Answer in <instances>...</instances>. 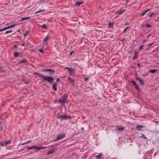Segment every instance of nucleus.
<instances>
[{"mask_svg":"<svg viewBox=\"0 0 159 159\" xmlns=\"http://www.w3.org/2000/svg\"><path fill=\"white\" fill-rule=\"evenodd\" d=\"M17 47V46L16 45H15L14 46V48H16Z\"/></svg>","mask_w":159,"mask_h":159,"instance_id":"4d7b16f0","label":"nucleus"},{"mask_svg":"<svg viewBox=\"0 0 159 159\" xmlns=\"http://www.w3.org/2000/svg\"><path fill=\"white\" fill-rule=\"evenodd\" d=\"M42 77L44 81H47L51 84L52 83L54 80V78L51 76L42 75Z\"/></svg>","mask_w":159,"mask_h":159,"instance_id":"f257e3e1","label":"nucleus"},{"mask_svg":"<svg viewBox=\"0 0 159 159\" xmlns=\"http://www.w3.org/2000/svg\"><path fill=\"white\" fill-rule=\"evenodd\" d=\"M48 36H47L45 38L43 39V42H46L48 41Z\"/></svg>","mask_w":159,"mask_h":159,"instance_id":"2f4dec72","label":"nucleus"},{"mask_svg":"<svg viewBox=\"0 0 159 159\" xmlns=\"http://www.w3.org/2000/svg\"><path fill=\"white\" fill-rule=\"evenodd\" d=\"M42 27L44 29H46L47 28V25L46 24H43L42 25Z\"/></svg>","mask_w":159,"mask_h":159,"instance_id":"473e14b6","label":"nucleus"},{"mask_svg":"<svg viewBox=\"0 0 159 159\" xmlns=\"http://www.w3.org/2000/svg\"><path fill=\"white\" fill-rule=\"evenodd\" d=\"M7 29V27H6L4 28H2V29H0V31H2L3 30H6Z\"/></svg>","mask_w":159,"mask_h":159,"instance_id":"4c0bfd02","label":"nucleus"},{"mask_svg":"<svg viewBox=\"0 0 159 159\" xmlns=\"http://www.w3.org/2000/svg\"><path fill=\"white\" fill-rule=\"evenodd\" d=\"M22 81L24 82V83L26 84L28 82V80L26 79H23Z\"/></svg>","mask_w":159,"mask_h":159,"instance_id":"5701e85b","label":"nucleus"},{"mask_svg":"<svg viewBox=\"0 0 159 159\" xmlns=\"http://www.w3.org/2000/svg\"><path fill=\"white\" fill-rule=\"evenodd\" d=\"M30 141H28L25 142L24 143H21L20 144V145H24V144H27L28 143H29Z\"/></svg>","mask_w":159,"mask_h":159,"instance_id":"c756f323","label":"nucleus"},{"mask_svg":"<svg viewBox=\"0 0 159 159\" xmlns=\"http://www.w3.org/2000/svg\"><path fill=\"white\" fill-rule=\"evenodd\" d=\"M125 38H124V39H122L121 40V41H122V42H124V40H125Z\"/></svg>","mask_w":159,"mask_h":159,"instance_id":"864d4df0","label":"nucleus"},{"mask_svg":"<svg viewBox=\"0 0 159 159\" xmlns=\"http://www.w3.org/2000/svg\"><path fill=\"white\" fill-rule=\"evenodd\" d=\"M152 44H153V43H151L150 44H149L148 45V46H150L152 45Z\"/></svg>","mask_w":159,"mask_h":159,"instance_id":"8fccbe9b","label":"nucleus"},{"mask_svg":"<svg viewBox=\"0 0 159 159\" xmlns=\"http://www.w3.org/2000/svg\"><path fill=\"white\" fill-rule=\"evenodd\" d=\"M25 45V43L22 42V44H21V45L24 46Z\"/></svg>","mask_w":159,"mask_h":159,"instance_id":"603ef678","label":"nucleus"},{"mask_svg":"<svg viewBox=\"0 0 159 159\" xmlns=\"http://www.w3.org/2000/svg\"><path fill=\"white\" fill-rule=\"evenodd\" d=\"M132 83V84L135 86V85L137 84L136 82H135L134 80H132L131 81Z\"/></svg>","mask_w":159,"mask_h":159,"instance_id":"79ce46f5","label":"nucleus"},{"mask_svg":"<svg viewBox=\"0 0 159 159\" xmlns=\"http://www.w3.org/2000/svg\"><path fill=\"white\" fill-rule=\"evenodd\" d=\"M45 11L44 10V9H40L39 10L36 11L35 13V14H36V13H39V12H43L44 11Z\"/></svg>","mask_w":159,"mask_h":159,"instance_id":"4be33fe9","label":"nucleus"},{"mask_svg":"<svg viewBox=\"0 0 159 159\" xmlns=\"http://www.w3.org/2000/svg\"><path fill=\"white\" fill-rule=\"evenodd\" d=\"M102 156V155L101 154H99L98 155L95 156V157L97 159H99Z\"/></svg>","mask_w":159,"mask_h":159,"instance_id":"6ab92c4d","label":"nucleus"},{"mask_svg":"<svg viewBox=\"0 0 159 159\" xmlns=\"http://www.w3.org/2000/svg\"><path fill=\"white\" fill-rule=\"evenodd\" d=\"M30 18V17H22L21 18L20 20H29Z\"/></svg>","mask_w":159,"mask_h":159,"instance_id":"dca6fc26","label":"nucleus"},{"mask_svg":"<svg viewBox=\"0 0 159 159\" xmlns=\"http://www.w3.org/2000/svg\"><path fill=\"white\" fill-rule=\"evenodd\" d=\"M3 129L2 126V125L1 123H0V131L2 130Z\"/></svg>","mask_w":159,"mask_h":159,"instance_id":"a19ab883","label":"nucleus"},{"mask_svg":"<svg viewBox=\"0 0 159 159\" xmlns=\"http://www.w3.org/2000/svg\"><path fill=\"white\" fill-rule=\"evenodd\" d=\"M129 24L128 23H126L125 24V25H127Z\"/></svg>","mask_w":159,"mask_h":159,"instance_id":"bf43d9fd","label":"nucleus"},{"mask_svg":"<svg viewBox=\"0 0 159 159\" xmlns=\"http://www.w3.org/2000/svg\"><path fill=\"white\" fill-rule=\"evenodd\" d=\"M113 23L109 22L108 23L109 27L110 28L112 27L113 25Z\"/></svg>","mask_w":159,"mask_h":159,"instance_id":"393cba45","label":"nucleus"},{"mask_svg":"<svg viewBox=\"0 0 159 159\" xmlns=\"http://www.w3.org/2000/svg\"><path fill=\"white\" fill-rule=\"evenodd\" d=\"M128 28V26L126 27L124 30L123 32L125 33L127 29Z\"/></svg>","mask_w":159,"mask_h":159,"instance_id":"37998d69","label":"nucleus"},{"mask_svg":"<svg viewBox=\"0 0 159 159\" xmlns=\"http://www.w3.org/2000/svg\"><path fill=\"white\" fill-rule=\"evenodd\" d=\"M146 41V39H144V40H143V43H144V42H145Z\"/></svg>","mask_w":159,"mask_h":159,"instance_id":"5fc2aeb1","label":"nucleus"},{"mask_svg":"<svg viewBox=\"0 0 159 159\" xmlns=\"http://www.w3.org/2000/svg\"><path fill=\"white\" fill-rule=\"evenodd\" d=\"M66 135L65 134H60L59 135L57 138L56 139H54L53 140V142H56L57 141H58L59 140L61 139H62L64 138L65 137Z\"/></svg>","mask_w":159,"mask_h":159,"instance_id":"7ed1b4c3","label":"nucleus"},{"mask_svg":"<svg viewBox=\"0 0 159 159\" xmlns=\"http://www.w3.org/2000/svg\"><path fill=\"white\" fill-rule=\"evenodd\" d=\"M5 145L4 143L3 142H0V146H2V147L4 146Z\"/></svg>","mask_w":159,"mask_h":159,"instance_id":"72a5a7b5","label":"nucleus"},{"mask_svg":"<svg viewBox=\"0 0 159 159\" xmlns=\"http://www.w3.org/2000/svg\"><path fill=\"white\" fill-rule=\"evenodd\" d=\"M146 26H147V27L148 28L151 27V25L150 24H146Z\"/></svg>","mask_w":159,"mask_h":159,"instance_id":"c03bdc74","label":"nucleus"},{"mask_svg":"<svg viewBox=\"0 0 159 159\" xmlns=\"http://www.w3.org/2000/svg\"><path fill=\"white\" fill-rule=\"evenodd\" d=\"M16 24H13V25H11L7 27V29H9V28H11L13 27H15L16 26Z\"/></svg>","mask_w":159,"mask_h":159,"instance_id":"aec40b11","label":"nucleus"},{"mask_svg":"<svg viewBox=\"0 0 159 159\" xmlns=\"http://www.w3.org/2000/svg\"><path fill=\"white\" fill-rule=\"evenodd\" d=\"M82 3H83V2H76L75 5L77 6H79L81 4H82Z\"/></svg>","mask_w":159,"mask_h":159,"instance_id":"4468645a","label":"nucleus"},{"mask_svg":"<svg viewBox=\"0 0 159 159\" xmlns=\"http://www.w3.org/2000/svg\"><path fill=\"white\" fill-rule=\"evenodd\" d=\"M56 84H57V83H54L53 84V85H52V89L53 90H54L55 91H57V88H56Z\"/></svg>","mask_w":159,"mask_h":159,"instance_id":"ddd939ff","label":"nucleus"},{"mask_svg":"<svg viewBox=\"0 0 159 159\" xmlns=\"http://www.w3.org/2000/svg\"><path fill=\"white\" fill-rule=\"evenodd\" d=\"M56 149L52 148V150H50L47 152V154L48 155L52 153Z\"/></svg>","mask_w":159,"mask_h":159,"instance_id":"0eeeda50","label":"nucleus"},{"mask_svg":"<svg viewBox=\"0 0 159 159\" xmlns=\"http://www.w3.org/2000/svg\"><path fill=\"white\" fill-rule=\"evenodd\" d=\"M65 68L68 70L69 73H74L75 71V69L72 68L68 67H65Z\"/></svg>","mask_w":159,"mask_h":159,"instance_id":"39448f33","label":"nucleus"},{"mask_svg":"<svg viewBox=\"0 0 159 159\" xmlns=\"http://www.w3.org/2000/svg\"><path fill=\"white\" fill-rule=\"evenodd\" d=\"M27 62V60L25 59H22V60H20L19 61V63L20 64H21L22 63H25Z\"/></svg>","mask_w":159,"mask_h":159,"instance_id":"1a4fd4ad","label":"nucleus"},{"mask_svg":"<svg viewBox=\"0 0 159 159\" xmlns=\"http://www.w3.org/2000/svg\"><path fill=\"white\" fill-rule=\"evenodd\" d=\"M39 51L40 52H41L42 53L43 52V49H39Z\"/></svg>","mask_w":159,"mask_h":159,"instance_id":"a18cd8bd","label":"nucleus"},{"mask_svg":"<svg viewBox=\"0 0 159 159\" xmlns=\"http://www.w3.org/2000/svg\"><path fill=\"white\" fill-rule=\"evenodd\" d=\"M35 146H32L30 147H27V148L28 149H31L33 148H35Z\"/></svg>","mask_w":159,"mask_h":159,"instance_id":"bb28decb","label":"nucleus"},{"mask_svg":"<svg viewBox=\"0 0 159 159\" xmlns=\"http://www.w3.org/2000/svg\"><path fill=\"white\" fill-rule=\"evenodd\" d=\"M149 71L152 74L154 73L157 71V70H150Z\"/></svg>","mask_w":159,"mask_h":159,"instance_id":"a211bd4d","label":"nucleus"},{"mask_svg":"<svg viewBox=\"0 0 159 159\" xmlns=\"http://www.w3.org/2000/svg\"><path fill=\"white\" fill-rule=\"evenodd\" d=\"M43 71L48 72V71L49 70V69H44L42 70Z\"/></svg>","mask_w":159,"mask_h":159,"instance_id":"e433bc0d","label":"nucleus"},{"mask_svg":"<svg viewBox=\"0 0 159 159\" xmlns=\"http://www.w3.org/2000/svg\"><path fill=\"white\" fill-rule=\"evenodd\" d=\"M135 76L137 80L139 81L141 85H143L144 84V82L143 81L141 78H140L136 74H135Z\"/></svg>","mask_w":159,"mask_h":159,"instance_id":"20e7f679","label":"nucleus"},{"mask_svg":"<svg viewBox=\"0 0 159 159\" xmlns=\"http://www.w3.org/2000/svg\"><path fill=\"white\" fill-rule=\"evenodd\" d=\"M118 127V126H117ZM125 129V128L124 127H118V128L116 129L119 131H120L121 130H124Z\"/></svg>","mask_w":159,"mask_h":159,"instance_id":"f3484780","label":"nucleus"},{"mask_svg":"<svg viewBox=\"0 0 159 159\" xmlns=\"http://www.w3.org/2000/svg\"><path fill=\"white\" fill-rule=\"evenodd\" d=\"M35 149H36L37 150H41V147H37L35 146Z\"/></svg>","mask_w":159,"mask_h":159,"instance_id":"7c9ffc66","label":"nucleus"},{"mask_svg":"<svg viewBox=\"0 0 159 159\" xmlns=\"http://www.w3.org/2000/svg\"><path fill=\"white\" fill-rule=\"evenodd\" d=\"M143 127V126H141L140 125H137L136 127V129H137L139 131L140 130V129Z\"/></svg>","mask_w":159,"mask_h":159,"instance_id":"f8f14e48","label":"nucleus"},{"mask_svg":"<svg viewBox=\"0 0 159 159\" xmlns=\"http://www.w3.org/2000/svg\"><path fill=\"white\" fill-rule=\"evenodd\" d=\"M34 74L38 75H39L41 77H42V75H43V74H41L37 72L35 73Z\"/></svg>","mask_w":159,"mask_h":159,"instance_id":"c85d7f7f","label":"nucleus"},{"mask_svg":"<svg viewBox=\"0 0 159 159\" xmlns=\"http://www.w3.org/2000/svg\"><path fill=\"white\" fill-rule=\"evenodd\" d=\"M68 80L71 83L72 85H73L75 84V82L73 79H71V77L70 76L68 77Z\"/></svg>","mask_w":159,"mask_h":159,"instance_id":"423d86ee","label":"nucleus"},{"mask_svg":"<svg viewBox=\"0 0 159 159\" xmlns=\"http://www.w3.org/2000/svg\"><path fill=\"white\" fill-rule=\"evenodd\" d=\"M140 138H143L144 139H146V137L145 136V135L144 134H141V136L140 137Z\"/></svg>","mask_w":159,"mask_h":159,"instance_id":"a878e982","label":"nucleus"},{"mask_svg":"<svg viewBox=\"0 0 159 159\" xmlns=\"http://www.w3.org/2000/svg\"><path fill=\"white\" fill-rule=\"evenodd\" d=\"M153 13H152L151 14L149 15L148 16L150 17H151L153 16Z\"/></svg>","mask_w":159,"mask_h":159,"instance_id":"49530a36","label":"nucleus"},{"mask_svg":"<svg viewBox=\"0 0 159 159\" xmlns=\"http://www.w3.org/2000/svg\"><path fill=\"white\" fill-rule=\"evenodd\" d=\"M150 10V9H148L145 11L143 12L141 14V15L142 16H143L146 13L149 11Z\"/></svg>","mask_w":159,"mask_h":159,"instance_id":"2eb2a0df","label":"nucleus"},{"mask_svg":"<svg viewBox=\"0 0 159 159\" xmlns=\"http://www.w3.org/2000/svg\"><path fill=\"white\" fill-rule=\"evenodd\" d=\"M57 118H61L64 119H66L67 118H70V117H67L65 115H63V116H58Z\"/></svg>","mask_w":159,"mask_h":159,"instance_id":"9d476101","label":"nucleus"},{"mask_svg":"<svg viewBox=\"0 0 159 159\" xmlns=\"http://www.w3.org/2000/svg\"><path fill=\"white\" fill-rule=\"evenodd\" d=\"M135 88L136 89L139 91H140V89L138 87V85L137 84H136L135 85Z\"/></svg>","mask_w":159,"mask_h":159,"instance_id":"b1692460","label":"nucleus"},{"mask_svg":"<svg viewBox=\"0 0 159 159\" xmlns=\"http://www.w3.org/2000/svg\"><path fill=\"white\" fill-rule=\"evenodd\" d=\"M137 65H138V66L139 67H140V64H139V63H138V64Z\"/></svg>","mask_w":159,"mask_h":159,"instance_id":"13d9d810","label":"nucleus"},{"mask_svg":"<svg viewBox=\"0 0 159 159\" xmlns=\"http://www.w3.org/2000/svg\"><path fill=\"white\" fill-rule=\"evenodd\" d=\"M73 51H71L70 53V54L71 55L73 53Z\"/></svg>","mask_w":159,"mask_h":159,"instance_id":"6e6d98bb","label":"nucleus"},{"mask_svg":"<svg viewBox=\"0 0 159 159\" xmlns=\"http://www.w3.org/2000/svg\"><path fill=\"white\" fill-rule=\"evenodd\" d=\"M84 80H85V81H87L88 80V78H84Z\"/></svg>","mask_w":159,"mask_h":159,"instance_id":"de8ad7c7","label":"nucleus"},{"mask_svg":"<svg viewBox=\"0 0 159 159\" xmlns=\"http://www.w3.org/2000/svg\"><path fill=\"white\" fill-rule=\"evenodd\" d=\"M11 141L10 140H8L5 143V145L6 146L8 144H10L11 143Z\"/></svg>","mask_w":159,"mask_h":159,"instance_id":"412c9836","label":"nucleus"},{"mask_svg":"<svg viewBox=\"0 0 159 159\" xmlns=\"http://www.w3.org/2000/svg\"><path fill=\"white\" fill-rule=\"evenodd\" d=\"M125 11V10H121L120 9L119 10H118L116 11V14H120L122 13H123Z\"/></svg>","mask_w":159,"mask_h":159,"instance_id":"6e6552de","label":"nucleus"},{"mask_svg":"<svg viewBox=\"0 0 159 159\" xmlns=\"http://www.w3.org/2000/svg\"><path fill=\"white\" fill-rule=\"evenodd\" d=\"M30 33V31H27L25 34H24V36H27L28 34Z\"/></svg>","mask_w":159,"mask_h":159,"instance_id":"cd10ccee","label":"nucleus"},{"mask_svg":"<svg viewBox=\"0 0 159 159\" xmlns=\"http://www.w3.org/2000/svg\"><path fill=\"white\" fill-rule=\"evenodd\" d=\"M46 148V147H41V149H44V148Z\"/></svg>","mask_w":159,"mask_h":159,"instance_id":"09e8293b","label":"nucleus"},{"mask_svg":"<svg viewBox=\"0 0 159 159\" xmlns=\"http://www.w3.org/2000/svg\"><path fill=\"white\" fill-rule=\"evenodd\" d=\"M49 70L48 71V72H49L51 75H52L54 74L55 72V70L51 69H49Z\"/></svg>","mask_w":159,"mask_h":159,"instance_id":"9b49d317","label":"nucleus"},{"mask_svg":"<svg viewBox=\"0 0 159 159\" xmlns=\"http://www.w3.org/2000/svg\"><path fill=\"white\" fill-rule=\"evenodd\" d=\"M67 98L68 96L67 95H64V96L62 97L60 100H59L58 102L61 103L68 102Z\"/></svg>","mask_w":159,"mask_h":159,"instance_id":"f03ea898","label":"nucleus"},{"mask_svg":"<svg viewBox=\"0 0 159 159\" xmlns=\"http://www.w3.org/2000/svg\"><path fill=\"white\" fill-rule=\"evenodd\" d=\"M59 81V78H57V79L56 81L57 82H58Z\"/></svg>","mask_w":159,"mask_h":159,"instance_id":"3c124183","label":"nucleus"},{"mask_svg":"<svg viewBox=\"0 0 159 159\" xmlns=\"http://www.w3.org/2000/svg\"><path fill=\"white\" fill-rule=\"evenodd\" d=\"M12 32V30H11L9 31H6L5 32V34H7L8 33H11V32Z\"/></svg>","mask_w":159,"mask_h":159,"instance_id":"c9c22d12","label":"nucleus"},{"mask_svg":"<svg viewBox=\"0 0 159 159\" xmlns=\"http://www.w3.org/2000/svg\"><path fill=\"white\" fill-rule=\"evenodd\" d=\"M14 55L15 57H17L18 56V53L17 52H15L14 53Z\"/></svg>","mask_w":159,"mask_h":159,"instance_id":"f704fd0d","label":"nucleus"},{"mask_svg":"<svg viewBox=\"0 0 159 159\" xmlns=\"http://www.w3.org/2000/svg\"><path fill=\"white\" fill-rule=\"evenodd\" d=\"M143 47H144V46L143 45L140 46L139 48V51L141 50Z\"/></svg>","mask_w":159,"mask_h":159,"instance_id":"ea45409f","label":"nucleus"},{"mask_svg":"<svg viewBox=\"0 0 159 159\" xmlns=\"http://www.w3.org/2000/svg\"><path fill=\"white\" fill-rule=\"evenodd\" d=\"M137 53H135L134 54V56L133 57V59H135L136 57H137Z\"/></svg>","mask_w":159,"mask_h":159,"instance_id":"58836bf2","label":"nucleus"}]
</instances>
